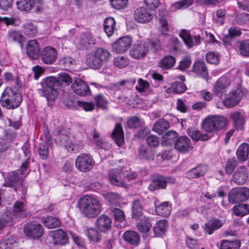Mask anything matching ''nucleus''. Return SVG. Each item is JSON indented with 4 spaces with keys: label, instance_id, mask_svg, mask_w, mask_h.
Returning <instances> with one entry per match:
<instances>
[{
    "label": "nucleus",
    "instance_id": "obj_3",
    "mask_svg": "<svg viewBox=\"0 0 249 249\" xmlns=\"http://www.w3.org/2000/svg\"><path fill=\"white\" fill-rule=\"evenodd\" d=\"M46 86L37 89L38 94L45 97L48 101L54 100L58 96V89L61 84L56 77H49L45 80Z\"/></svg>",
    "mask_w": 249,
    "mask_h": 249
},
{
    "label": "nucleus",
    "instance_id": "obj_43",
    "mask_svg": "<svg viewBox=\"0 0 249 249\" xmlns=\"http://www.w3.org/2000/svg\"><path fill=\"white\" fill-rule=\"evenodd\" d=\"M23 32L29 36H34L37 33L36 26L30 21H27L23 25Z\"/></svg>",
    "mask_w": 249,
    "mask_h": 249
},
{
    "label": "nucleus",
    "instance_id": "obj_52",
    "mask_svg": "<svg viewBox=\"0 0 249 249\" xmlns=\"http://www.w3.org/2000/svg\"><path fill=\"white\" fill-rule=\"evenodd\" d=\"M16 174L14 172L8 173L5 179L4 185L12 188L16 191Z\"/></svg>",
    "mask_w": 249,
    "mask_h": 249
},
{
    "label": "nucleus",
    "instance_id": "obj_6",
    "mask_svg": "<svg viewBox=\"0 0 249 249\" xmlns=\"http://www.w3.org/2000/svg\"><path fill=\"white\" fill-rule=\"evenodd\" d=\"M229 201L232 203L244 201L249 197V189L246 187H236L232 189L229 194Z\"/></svg>",
    "mask_w": 249,
    "mask_h": 249
},
{
    "label": "nucleus",
    "instance_id": "obj_37",
    "mask_svg": "<svg viewBox=\"0 0 249 249\" xmlns=\"http://www.w3.org/2000/svg\"><path fill=\"white\" fill-rule=\"evenodd\" d=\"M169 127V124L167 121L160 119L154 124L153 130L159 134H162Z\"/></svg>",
    "mask_w": 249,
    "mask_h": 249
},
{
    "label": "nucleus",
    "instance_id": "obj_48",
    "mask_svg": "<svg viewBox=\"0 0 249 249\" xmlns=\"http://www.w3.org/2000/svg\"><path fill=\"white\" fill-rule=\"evenodd\" d=\"M79 43L83 47H87L94 44V39L90 34H83L80 37Z\"/></svg>",
    "mask_w": 249,
    "mask_h": 249
},
{
    "label": "nucleus",
    "instance_id": "obj_11",
    "mask_svg": "<svg viewBox=\"0 0 249 249\" xmlns=\"http://www.w3.org/2000/svg\"><path fill=\"white\" fill-rule=\"evenodd\" d=\"M30 145L29 143L25 142L24 145L22 147V149L23 150V153L25 156V157H28L25 161L22 163L21 165L20 169L18 170V172H17V176L18 175H21V177L18 178L19 180H21V181L22 180L26 177V176L28 175V174L30 172V169H29V165L30 162Z\"/></svg>",
    "mask_w": 249,
    "mask_h": 249
},
{
    "label": "nucleus",
    "instance_id": "obj_51",
    "mask_svg": "<svg viewBox=\"0 0 249 249\" xmlns=\"http://www.w3.org/2000/svg\"><path fill=\"white\" fill-rule=\"evenodd\" d=\"M175 59L172 56H166L160 61V66L164 69H171L175 64Z\"/></svg>",
    "mask_w": 249,
    "mask_h": 249
},
{
    "label": "nucleus",
    "instance_id": "obj_23",
    "mask_svg": "<svg viewBox=\"0 0 249 249\" xmlns=\"http://www.w3.org/2000/svg\"><path fill=\"white\" fill-rule=\"evenodd\" d=\"M248 177V169L243 166L239 167L233 174V180L237 184H243Z\"/></svg>",
    "mask_w": 249,
    "mask_h": 249
},
{
    "label": "nucleus",
    "instance_id": "obj_53",
    "mask_svg": "<svg viewBox=\"0 0 249 249\" xmlns=\"http://www.w3.org/2000/svg\"><path fill=\"white\" fill-rule=\"evenodd\" d=\"M44 224L47 228L53 229L58 227L60 223L57 218L52 216H48L44 219Z\"/></svg>",
    "mask_w": 249,
    "mask_h": 249
},
{
    "label": "nucleus",
    "instance_id": "obj_57",
    "mask_svg": "<svg viewBox=\"0 0 249 249\" xmlns=\"http://www.w3.org/2000/svg\"><path fill=\"white\" fill-rule=\"evenodd\" d=\"M113 63L116 67L119 68H123L129 64L128 58L124 56H118L114 58Z\"/></svg>",
    "mask_w": 249,
    "mask_h": 249
},
{
    "label": "nucleus",
    "instance_id": "obj_24",
    "mask_svg": "<svg viewBox=\"0 0 249 249\" xmlns=\"http://www.w3.org/2000/svg\"><path fill=\"white\" fill-rule=\"evenodd\" d=\"M87 63L91 68L97 69L102 67L105 62L101 60V58L98 56L94 51H93L88 55Z\"/></svg>",
    "mask_w": 249,
    "mask_h": 249
},
{
    "label": "nucleus",
    "instance_id": "obj_2",
    "mask_svg": "<svg viewBox=\"0 0 249 249\" xmlns=\"http://www.w3.org/2000/svg\"><path fill=\"white\" fill-rule=\"evenodd\" d=\"M78 208L85 217L94 218L97 216L102 210L100 201L95 196L85 195L78 201Z\"/></svg>",
    "mask_w": 249,
    "mask_h": 249
},
{
    "label": "nucleus",
    "instance_id": "obj_10",
    "mask_svg": "<svg viewBox=\"0 0 249 249\" xmlns=\"http://www.w3.org/2000/svg\"><path fill=\"white\" fill-rule=\"evenodd\" d=\"M149 43L148 42L134 44L130 50V55L134 59H139L144 57L148 53Z\"/></svg>",
    "mask_w": 249,
    "mask_h": 249
},
{
    "label": "nucleus",
    "instance_id": "obj_40",
    "mask_svg": "<svg viewBox=\"0 0 249 249\" xmlns=\"http://www.w3.org/2000/svg\"><path fill=\"white\" fill-rule=\"evenodd\" d=\"M240 247V242L238 240H222L220 241L219 249H239Z\"/></svg>",
    "mask_w": 249,
    "mask_h": 249
},
{
    "label": "nucleus",
    "instance_id": "obj_60",
    "mask_svg": "<svg viewBox=\"0 0 249 249\" xmlns=\"http://www.w3.org/2000/svg\"><path fill=\"white\" fill-rule=\"evenodd\" d=\"M138 86L136 87V89L139 93L145 92L150 87V84L142 78H139L138 81Z\"/></svg>",
    "mask_w": 249,
    "mask_h": 249
},
{
    "label": "nucleus",
    "instance_id": "obj_54",
    "mask_svg": "<svg viewBox=\"0 0 249 249\" xmlns=\"http://www.w3.org/2000/svg\"><path fill=\"white\" fill-rule=\"evenodd\" d=\"M95 53L101 58L105 63L108 62L110 59L111 54L109 52L104 48H98L94 51Z\"/></svg>",
    "mask_w": 249,
    "mask_h": 249
},
{
    "label": "nucleus",
    "instance_id": "obj_32",
    "mask_svg": "<svg viewBox=\"0 0 249 249\" xmlns=\"http://www.w3.org/2000/svg\"><path fill=\"white\" fill-rule=\"evenodd\" d=\"M208 168L206 165H199L188 171L187 175L190 178H199L203 176L208 171Z\"/></svg>",
    "mask_w": 249,
    "mask_h": 249
},
{
    "label": "nucleus",
    "instance_id": "obj_62",
    "mask_svg": "<svg viewBox=\"0 0 249 249\" xmlns=\"http://www.w3.org/2000/svg\"><path fill=\"white\" fill-rule=\"evenodd\" d=\"M245 92V89L241 88H238L236 89L232 90L229 93L231 97L234 98V99L239 103L244 96Z\"/></svg>",
    "mask_w": 249,
    "mask_h": 249
},
{
    "label": "nucleus",
    "instance_id": "obj_30",
    "mask_svg": "<svg viewBox=\"0 0 249 249\" xmlns=\"http://www.w3.org/2000/svg\"><path fill=\"white\" fill-rule=\"evenodd\" d=\"M124 240L131 245L137 246L140 242L139 234L133 231H127L123 234Z\"/></svg>",
    "mask_w": 249,
    "mask_h": 249
},
{
    "label": "nucleus",
    "instance_id": "obj_49",
    "mask_svg": "<svg viewBox=\"0 0 249 249\" xmlns=\"http://www.w3.org/2000/svg\"><path fill=\"white\" fill-rule=\"evenodd\" d=\"M159 30L163 36L168 35L169 26L166 17H161L159 18Z\"/></svg>",
    "mask_w": 249,
    "mask_h": 249
},
{
    "label": "nucleus",
    "instance_id": "obj_16",
    "mask_svg": "<svg viewBox=\"0 0 249 249\" xmlns=\"http://www.w3.org/2000/svg\"><path fill=\"white\" fill-rule=\"evenodd\" d=\"M71 88L76 94L80 96H89L91 94L89 86L80 79L75 80L72 83Z\"/></svg>",
    "mask_w": 249,
    "mask_h": 249
},
{
    "label": "nucleus",
    "instance_id": "obj_15",
    "mask_svg": "<svg viewBox=\"0 0 249 249\" xmlns=\"http://www.w3.org/2000/svg\"><path fill=\"white\" fill-rule=\"evenodd\" d=\"M179 35L188 48H192L200 42V36H192L189 31L185 29L180 31Z\"/></svg>",
    "mask_w": 249,
    "mask_h": 249
},
{
    "label": "nucleus",
    "instance_id": "obj_42",
    "mask_svg": "<svg viewBox=\"0 0 249 249\" xmlns=\"http://www.w3.org/2000/svg\"><path fill=\"white\" fill-rule=\"evenodd\" d=\"M95 107L98 108L106 109L108 103V100L102 94L96 95L93 97Z\"/></svg>",
    "mask_w": 249,
    "mask_h": 249
},
{
    "label": "nucleus",
    "instance_id": "obj_7",
    "mask_svg": "<svg viewBox=\"0 0 249 249\" xmlns=\"http://www.w3.org/2000/svg\"><path fill=\"white\" fill-rule=\"evenodd\" d=\"M133 16L134 19L141 23H147L150 22L154 17L152 9L144 6L136 8Z\"/></svg>",
    "mask_w": 249,
    "mask_h": 249
},
{
    "label": "nucleus",
    "instance_id": "obj_14",
    "mask_svg": "<svg viewBox=\"0 0 249 249\" xmlns=\"http://www.w3.org/2000/svg\"><path fill=\"white\" fill-rule=\"evenodd\" d=\"M41 60L46 64H53L57 57L56 49L51 46H47L43 48L41 54Z\"/></svg>",
    "mask_w": 249,
    "mask_h": 249
},
{
    "label": "nucleus",
    "instance_id": "obj_44",
    "mask_svg": "<svg viewBox=\"0 0 249 249\" xmlns=\"http://www.w3.org/2000/svg\"><path fill=\"white\" fill-rule=\"evenodd\" d=\"M127 124L129 128L136 129L143 126L144 122L137 116H133L127 120Z\"/></svg>",
    "mask_w": 249,
    "mask_h": 249
},
{
    "label": "nucleus",
    "instance_id": "obj_56",
    "mask_svg": "<svg viewBox=\"0 0 249 249\" xmlns=\"http://www.w3.org/2000/svg\"><path fill=\"white\" fill-rule=\"evenodd\" d=\"M240 54L245 57H249V40L245 39L241 41L239 46Z\"/></svg>",
    "mask_w": 249,
    "mask_h": 249
},
{
    "label": "nucleus",
    "instance_id": "obj_64",
    "mask_svg": "<svg viewBox=\"0 0 249 249\" xmlns=\"http://www.w3.org/2000/svg\"><path fill=\"white\" fill-rule=\"evenodd\" d=\"M78 105L86 111H91L95 108V105L92 102L78 101Z\"/></svg>",
    "mask_w": 249,
    "mask_h": 249
},
{
    "label": "nucleus",
    "instance_id": "obj_18",
    "mask_svg": "<svg viewBox=\"0 0 249 249\" xmlns=\"http://www.w3.org/2000/svg\"><path fill=\"white\" fill-rule=\"evenodd\" d=\"M230 80L226 76L221 77L214 84L213 92L216 96L221 97L225 92V89L230 85Z\"/></svg>",
    "mask_w": 249,
    "mask_h": 249
},
{
    "label": "nucleus",
    "instance_id": "obj_5",
    "mask_svg": "<svg viewBox=\"0 0 249 249\" xmlns=\"http://www.w3.org/2000/svg\"><path fill=\"white\" fill-rule=\"evenodd\" d=\"M95 161L92 156L89 154L82 153L76 159L75 165L76 168L81 172H88L92 169Z\"/></svg>",
    "mask_w": 249,
    "mask_h": 249
},
{
    "label": "nucleus",
    "instance_id": "obj_27",
    "mask_svg": "<svg viewBox=\"0 0 249 249\" xmlns=\"http://www.w3.org/2000/svg\"><path fill=\"white\" fill-rule=\"evenodd\" d=\"M111 220L106 215H101L97 219L96 224L99 230L103 232L110 230L111 227Z\"/></svg>",
    "mask_w": 249,
    "mask_h": 249
},
{
    "label": "nucleus",
    "instance_id": "obj_45",
    "mask_svg": "<svg viewBox=\"0 0 249 249\" xmlns=\"http://www.w3.org/2000/svg\"><path fill=\"white\" fill-rule=\"evenodd\" d=\"M233 211L235 215L243 216L249 213V207L246 204H240L234 206Z\"/></svg>",
    "mask_w": 249,
    "mask_h": 249
},
{
    "label": "nucleus",
    "instance_id": "obj_13",
    "mask_svg": "<svg viewBox=\"0 0 249 249\" xmlns=\"http://www.w3.org/2000/svg\"><path fill=\"white\" fill-rule=\"evenodd\" d=\"M132 38L129 36H125L117 39L112 45L113 50L118 53H124L131 46Z\"/></svg>",
    "mask_w": 249,
    "mask_h": 249
},
{
    "label": "nucleus",
    "instance_id": "obj_61",
    "mask_svg": "<svg viewBox=\"0 0 249 249\" xmlns=\"http://www.w3.org/2000/svg\"><path fill=\"white\" fill-rule=\"evenodd\" d=\"M112 214L113 215L115 221L119 222H123L125 220L124 212L118 208H114L111 210Z\"/></svg>",
    "mask_w": 249,
    "mask_h": 249
},
{
    "label": "nucleus",
    "instance_id": "obj_41",
    "mask_svg": "<svg viewBox=\"0 0 249 249\" xmlns=\"http://www.w3.org/2000/svg\"><path fill=\"white\" fill-rule=\"evenodd\" d=\"M132 216L136 219H139L143 217L142 215V206L139 200H135L132 204Z\"/></svg>",
    "mask_w": 249,
    "mask_h": 249
},
{
    "label": "nucleus",
    "instance_id": "obj_22",
    "mask_svg": "<svg viewBox=\"0 0 249 249\" xmlns=\"http://www.w3.org/2000/svg\"><path fill=\"white\" fill-rule=\"evenodd\" d=\"M154 205L155 211L158 215L163 217H167L169 215L171 211V206L168 202L160 203L159 201L156 200L154 202Z\"/></svg>",
    "mask_w": 249,
    "mask_h": 249
},
{
    "label": "nucleus",
    "instance_id": "obj_34",
    "mask_svg": "<svg viewBox=\"0 0 249 249\" xmlns=\"http://www.w3.org/2000/svg\"><path fill=\"white\" fill-rule=\"evenodd\" d=\"M104 30L108 36H111L116 30V22L111 17L106 18L104 21Z\"/></svg>",
    "mask_w": 249,
    "mask_h": 249
},
{
    "label": "nucleus",
    "instance_id": "obj_31",
    "mask_svg": "<svg viewBox=\"0 0 249 249\" xmlns=\"http://www.w3.org/2000/svg\"><path fill=\"white\" fill-rule=\"evenodd\" d=\"M111 135L118 145L120 146L124 142V132L120 124H116Z\"/></svg>",
    "mask_w": 249,
    "mask_h": 249
},
{
    "label": "nucleus",
    "instance_id": "obj_26",
    "mask_svg": "<svg viewBox=\"0 0 249 249\" xmlns=\"http://www.w3.org/2000/svg\"><path fill=\"white\" fill-rule=\"evenodd\" d=\"M52 237L55 244L65 245L68 243L69 238L67 233L62 229H58L53 232Z\"/></svg>",
    "mask_w": 249,
    "mask_h": 249
},
{
    "label": "nucleus",
    "instance_id": "obj_20",
    "mask_svg": "<svg viewBox=\"0 0 249 249\" xmlns=\"http://www.w3.org/2000/svg\"><path fill=\"white\" fill-rule=\"evenodd\" d=\"M230 116L233 122L235 128L237 130H242L246 122L244 112L235 111L231 113Z\"/></svg>",
    "mask_w": 249,
    "mask_h": 249
},
{
    "label": "nucleus",
    "instance_id": "obj_28",
    "mask_svg": "<svg viewBox=\"0 0 249 249\" xmlns=\"http://www.w3.org/2000/svg\"><path fill=\"white\" fill-rule=\"evenodd\" d=\"M193 71L199 77L206 80L208 79V72L203 61H197L195 63L193 67Z\"/></svg>",
    "mask_w": 249,
    "mask_h": 249
},
{
    "label": "nucleus",
    "instance_id": "obj_39",
    "mask_svg": "<svg viewBox=\"0 0 249 249\" xmlns=\"http://www.w3.org/2000/svg\"><path fill=\"white\" fill-rule=\"evenodd\" d=\"M188 135L195 141H207L209 139L208 136L206 134H201L195 128H190L187 130Z\"/></svg>",
    "mask_w": 249,
    "mask_h": 249
},
{
    "label": "nucleus",
    "instance_id": "obj_46",
    "mask_svg": "<svg viewBox=\"0 0 249 249\" xmlns=\"http://www.w3.org/2000/svg\"><path fill=\"white\" fill-rule=\"evenodd\" d=\"M85 234L91 241L99 242L101 241V236L98 231L93 228H89L85 231Z\"/></svg>",
    "mask_w": 249,
    "mask_h": 249
},
{
    "label": "nucleus",
    "instance_id": "obj_55",
    "mask_svg": "<svg viewBox=\"0 0 249 249\" xmlns=\"http://www.w3.org/2000/svg\"><path fill=\"white\" fill-rule=\"evenodd\" d=\"M178 134L174 131H169L162 136L163 142L167 144H171L174 142L177 137Z\"/></svg>",
    "mask_w": 249,
    "mask_h": 249
},
{
    "label": "nucleus",
    "instance_id": "obj_25",
    "mask_svg": "<svg viewBox=\"0 0 249 249\" xmlns=\"http://www.w3.org/2000/svg\"><path fill=\"white\" fill-rule=\"evenodd\" d=\"M87 63L91 68L97 69L102 67L105 62L101 60V58L98 56L94 51H93L88 55Z\"/></svg>",
    "mask_w": 249,
    "mask_h": 249
},
{
    "label": "nucleus",
    "instance_id": "obj_29",
    "mask_svg": "<svg viewBox=\"0 0 249 249\" xmlns=\"http://www.w3.org/2000/svg\"><path fill=\"white\" fill-rule=\"evenodd\" d=\"M223 224L222 221L217 219H212L209 220L204 225L205 231L209 234H212L213 232L221 228Z\"/></svg>",
    "mask_w": 249,
    "mask_h": 249
},
{
    "label": "nucleus",
    "instance_id": "obj_19",
    "mask_svg": "<svg viewBox=\"0 0 249 249\" xmlns=\"http://www.w3.org/2000/svg\"><path fill=\"white\" fill-rule=\"evenodd\" d=\"M165 177L161 175H156L154 177L151 182L148 185V188L150 191H154L159 189H165L167 181Z\"/></svg>",
    "mask_w": 249,
    "mask_h": 249
},
{
    "label": "nucleus",
    "instance_id": "obj_59",
    "mask_svg": "<svg viewBox=\"0 0 249 249\" xmlns=\"http://www.w3.org/2000/svg\"><path fill=\"white\" fill-rule=\"evenodd\" d=\"M105 198L112 204L117 205L120 201V196L117 193L108 192L104 195Z\"/></svg>",
    "mask_w": 249,
    "mask_h": 249
},
{
    "label": "nucleus",
    "instance_id": "obj_12",
    "mask_svg": "<svg viewBox=\"0 0 249 249\" xmlns=\"http://www.w3.org/2000/svg\"><path fill=\"white\" fill-rule=\"evenodd\" d=\"M122 171V169H112L108 173V178L110 183L113 185L126 188L127 185L124 183Z\"/></svg>",
    "mask_w": 249,
    "mask_h": 249
},
{
    "label": "nucleus",
    "instance_id": "obj_1",
    "mask_svg": "<svg viewBox=\"0 0 249 249\" xmlns=\"http://www.w3.org/2000/svg\"><path fill=\"white\" fill-rule=\"evenodd\" d=\"M55 141L68 151L74 153L79 152L83 147L82 134L80 132H60Z\"/></svg>",
    "mask_w": 249,
    "mask_h": 249
},
{
    "label": "nucleus",
    "instance_id": "obj_58",
    "mask_svg": "<svg viewBox=\"0 0 249 249\" xmlns=\"http://www.w3.org/2000/svg\"><path fill=\"white\" fill-rule=\"evenodd\" d=\"M172 91L177 93H181L186 91L187 88L183 82H175L171 87Z\"/></svg>",
    "mask_w": 249,
    "mask_h": 249
},
{
    "label": "nucleus",
    "instance_id": "obj_50",
    "mask_svg": "<svg viewBox=\"0 0 249 249\" xmlns=\"http://www.w3.org/2000/svg\"><path fill=\"white\" fill-rule=\"evenodd\" d=\"M59 64L63 69L69 70L75 65V61L71 57H64L59 60Z\"/></svg>",
    "mask_w": 249,
    "mask_h": 249
},
{
    "label": "nucleus",
    "instance_id": "obj_8",
    "mask_svg": "<svg viewBox=\"0 0 249 249\" xmlns=\"http://www.w3.org/2000/svg\"><path fill=\"white\" fill-rule=\"evenodd\" d=\"M23 231L26 236L38 239L42 236L43 230L40 224L30 222L24 225Z\"/></svg>",
    "mask_w": 249,
    "mask_h": 249
},
{
    "label": "nucleus",
    "instance_id": "obj_4",
    "mask_svg": "<svg viewBox=\"0 0 249 249\" xmlns=\"http://www.w3.org/2000/svg\"><path fill=\"white\" fill-rule=\"evenodd\" d=\"M227 119L223 116H213L206 118L202 123V127L207 132H213L223 128Z\"/></svg>",
    "mask_w": 249,
    "mask_h": 249
},
{
    "label": "nucleus",
    "instance_id": "obj_63",
    "mask_svg": "<svg viewBox=\"0 0 249 249\" xmlns=\"http://www.w3.org/2000/svg\"><path fill=\"white\" fill-rule=\"evenodd\" d=\"M25 205L23 202L17 201V217H26L27 213L25 211Z\"/></svg>",
    "mask_w": 249,
    "mask_h": 249
},
{
    "label": "nucleus",
    "instance_id": "obj_36",
    "mask_svg": "<svg viewBox=\"0 0 249 249\" xmlns=\"http://www.w3.org/2000/svg\"><path fill=\"white\" fill-rule=\"evenodd\" d=\"M154 154V151L146 146L142 145L139 149L138 156L140 159L153 160Z\"/></svg>",
    "mask_w": 249,
    "mask_h": 249
},
{
    "label": "nucleus",
    "instance_id": "obj_35",
    "mask_svg": "<svg viewBox=\"0 0 249 249\" xmlns=\"http://www.w3.org/2000/svg\"><path fill=\"white\" fill-rule=\"evenodd\" d=\"M137 226L140 231L144 233L148 232L152 227L151 219L148 217L143 216L141 218Z\"/></svg>",
    "mask_w": 249,
    "mask_h": 249
},
{
    "label": "nucleus",
    "instance_id": "obj_21",
    "mask_svg": "<svg viewBox=\"0 0 249 249\" xmlns=\"http://www.w3.org/2000/svg\"><path fill=\"white\" fill-rule=\"evenodd\" d=\"M26 50L28 56L32 59H36L40 55V50L36 40L29 41L26 46Z\"/></svg>",
    "mask_w": 249,
    "mask_h": 249
},
{
    "label": "nucleus",
    "instance_id": "obj_38",
    "mask_svg": "<svg viewBox=\"0 0 249 249\" xmlns=\"http://www.w3.org/2000/svg\"><path fill=\"white\" fill-rule=\"evenodd\" d=\"M249 152V145L247 143L241 144L236 151V155L239 160L244 161L248 157Z\"/></svg>",
    "mask_w": 249,
    "mask_h": 249
},
{
    "label": "nucleus",
    "instance_id": "obj_33",
    "mask_svg": "<svg viewBox=\"0 0 249 249\" xmlns=\"http://www.w3.org/2000/svg\"><path fill=\"white\" fill-rule=\"evenodd\" d=\"M168 223L167 220H159L154 227L153 231L155 236L161 237L167 231Z\"/></svg>",
    "mask_w": 249,
    "mask_h": 249
},
{
    "label": "nucleus",
    "instance_id": "obj_17",
    "mask_svg": "<svg viewBox=\"0 0 249 249\" xmlns=\"http://www.w3.org/2000/svg\"><path fill=\"white\" fill-rule=\"evenodd\" d=\"M175 148L182 153H187L191 150L193 146L190 140L187 136H181L176 140Z\"/></svg>",
    "mask_w": 249,
    "mask_h": 249
},
{
    "label": "nucleus",
    "instance_id": "obj_9",
    "mask_svg": "<svg viewBox=\"0 0 249 249\" xmlns=\"http://www.w3.org/2000/svg\"><path fill=\"white\" fill-rule=\"evenodd\" d=\"M15 100V88H6L2 93L0 99V103L2 106L8 109L14 108V102Z\"/></svg>",
    "mask_w": 249,
    "mask_h": 249
},
{
    "label": "nucleus",
    "instance_id": "obj_47",
    "mask_svg": "<svg viewBox=\"0 0 249 249\" xmlns=\"http://www.w3.org/2000/svg\"><path fill=\"white\" fill-rule=\"evenodd\" d=\"M34 0H21L17 1L18 8L21 11H28L33 8Z\"/></svg>",
    "mask_w": 249,
    "mask_h": 249
}]
</instances>
